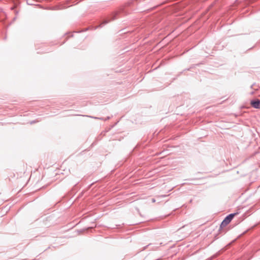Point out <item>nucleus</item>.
Listing matches in <instances>:
<instances>
[{
	"mask_svg": "<svg viewBox=\"0 0 260 260\" xmlns=\"http://www.w3.org/2000/svg\"><path fill=\"white\" fill-rule=\"evenodd\" d=\"M108 22V21H104L101 24V26H102V25L105 24H107V23Z\"/></svg>",
	"mask_w": 260,
	"mask_h": 260,
	"instance_id": "7ed1b4c3",
	"label": "nucleus"
},
{
	"mask_svg": "<svg viewBox=\"0 0 260 260\" xmlns=\"http://www.w3.org/2000/svg\"><path fill=\"white\" fill-rule=\"evenodd\" d=\"M252 107L255 109H260V100H256L254 101H251L250 102Z\"/></svg>",
	"mask_w": 260,
	"mask_h": 260,
	"instance_id": "f03ea898",
	"label": "nucleus"
},
{
	"mask_svg": "<svg viewBox=\"0 0 260 260\" xmlns=\"http://www.w3.org/2000/svg\"><path fill=\"white\" fill-rule=\"evenodd\" d=\"M89 117H91V118H94V119H98V118L97 117H92V116H89Z\"/></svg>",
	"mask_w": 260,
	"mask_h": 260,
	"instance_id": "39448f33",
	"label": "nucleus"
},
{
	"mask_svg": "<svg viewBox=\"0 0 260 260\" xmlns=\"http://www.w3.org/2000/svg\"><path fill=\"white\" fill-rule=\"evenodd\" d=\"M239 214L238 212L231 213L229 215H228L222 221L221 224H220V228H223L226 226L231 221V220L233 219L234 217L238 215Z\"/></svg>",
	"mask_w": 260,
	"mask_h": 260,
	"instance_id": "f257e3e1",
	"label": "nucleus"
},
{
	"mask_svg": "<svg viewBox=\"0 0 260 260\" xmlns=\"http://www.w3.org/2000/svg\"><path fill=\"white\" fill-rule=\"evenodd\" d=\"M155 201H155V200L154 199H152V203H155Z\"/></svg>",
	"mask_w": 260,
	"mask_h": 260,
	"instance_id": "20e7f679",
	"label": "nucleus"
},
{
	"mask_svg": "<svg viewBox=\"0 0 260 260\" xmlns=\"http://www.w3.org/2000/svg\"><path fill=\"white\" fill-rule=\"evenodd\" d=\"M35 122L34 121H32V122H31L30 123L32 124V123H34Z\"/></svg>",
	"mask_w": 260,
	"mask_h": 260,
	"instance_id": "423d86ee",
	"label": "nucleus"
}]
</instances>
